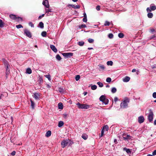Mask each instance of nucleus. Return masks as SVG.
I'll use <instances>...</instances> for the list:
<instances>
[{
  "instance_id": "f257e3e1",
  "label": "nucleus",
  "mask_w": 156,
  "mask_h": 156,
  "mask_svg": "<svg viewBox=\"0 0 156 156\" xmlns=\"http://www.w3.org/2000/svg\"><path fill=\"white\" fill-rule=\"evenodd\" d=\"M129 102V99L126 98L121 103L120 106L121 108H126L128 107V103Z\"/></svg>"
},
{
  "instance_id": "f03ea898",
  "label": "nucleus",
  "mask_w": 156,
  "mask_h": 156,
  "mask_svg": "<svg viewBox=\"0 0 156 156\" xmlns=\"http://www.w3.org/2000/svg\"><path fill=\"white\" fill-rule=\"evenodd\" d=\"M76 105H77L78 108L80 109H87L90 107V106L87 104H82L78 102Z\"/></svg>"
},
{
  "instance_id": "7ed1b4c3",
  "label": "nucleus",
  "mask_w": 156,
  "mask_h": 156,
  "mask_svg": "<svg viewBox=\"0 0 156 156\" xmlns=\"http://www.w3.org/2000/svg\"><path fill=\"white\" fill-rule=\"evenodd\" d=\"M99 100L100 101H101L105 105H107L108 102V99L106 98L105 96L104 95L101 96Z\"/></svg>"
},
{
  "instance_id": "20e7f679",
  "label": "nucleus",
  "mask_w": 156,
  "mask_h": 156,
  "mask_svg": "<svg viewBox=\"0 0 156 156\" xmlns=\"http://www.w3.org/2000/svg\"><path fill=\"white\" fill-rule=\"evenodd\" d=\"M156 9V6L154 4L151 5L150 8L147 7L146 10L147 12H150L151 11H154Z\"/></svg>"
},
{
  "instance_id": "39448f33",
  "label": "nucleus",
  "mask_w": 156,
  "mask_h": 156,
  "mask_svg": "<svg viewBox=\"0 0 156 156\" xmlns=\"http://www.w3.org/2000/svg\"><path fill=\"white\" fill-rule=\"evenodd\" d=\"M154 114L152 111L150 109L149 110V112L148 116V119L149 122H151L153 120Z\"/></svg>"
},
{
  "instance_id": "423d86ee",
  "label": "nucleus",
  "mask_w": 156,
  "mask_h": 156,
  "mask_svg": "<svg viewBox=\"0 0 156 156\" xmlns=\"http://www.w3.org/2000/svg\"><path fill=\"white\" fill-rule=\"evenodd\" d=\"M9 17L11 19L16 20L17 21H20L22 20V19L20 17H16V15L13 14L10 15H9Z\"/></svg>"
},
{
  "instance_id": "0eeeda50",
  "label": "nucleus",
  "mask_w": 156,
  "mask_h": 156,
  "mask_svg": "<svg viewBox=\"0 0 156 156\" xmlns=\"http://www.w3.org/2000/svg\"><path fill=\"white\" fill-rule=\"evenodd\" d=\"M24 34L29 38H30L32 37L31 33L27 29H25L24 30Z\"/></svg>"
},
{
  "instance_id": "6e6552de",
  "label": "nucleus",
  "mask_w": 156,
  "mask_h": 156,
  "mask_svg": "<svg viewBox=\"0 0 156 156\" xmlns=\"http://www.w3.org/2000/svg\"><path fill=\"white\" fill-rule=\"evenodd\" d=\"M68 141L67 140H63L61 142L62 147L63 148L65 147L68 144Z\"/></svg>"
},
{
  "instance_id": "1a4fd4ad",
  "label": "nucleus",
  "mask_w": 156,
  "mask_h": 156,
  "mask_svg": "<svg viewBox=\"0 0 156 156\" xmlns=\"http://www.w3.org/2000/svg\"><path fill=\"white\" fill-rule=\"evenodd\" d=\"M73 54L72 53H65L62 54V55L65 57H70L73 55Z\"/></svg>"
},
{
  "instance_id": "9d476101",
  "label": "nucleus",
  "mask_w": 156,
  "mask_h": 156,
  "mask_svg": "<svg viewBox=\"0 0 156 156\" xmlns=\"http://www.w3.org/2000/svg\"><path fill=\"white\" fill-rule=\"evenodd\" d=\"M42 4L44 5L46 8H48L49 7V5L48 0H44Z\"/></svg>"
},
{
  "instance_id": "9b49d317",
  "label": "nucleus",
  "mask_w": 156,
  "mask_h": 156,
  "mask_svg": "<svg viewBox=\"0 0 156 156\" xmlns=\"http://www.w3.org/2000/svg\"><path fill=\"white\" fill-rule=\"evenodd\" d=\"M40 94L38 93H35L34 94V97L36 100H38L40 98Z\"/></svg>"
},
{
  "instance_id": "f8f14e48",
  "label": "nucleus",
  "mask_w": 156,
  "mask_h": 156,
  "mask_svg": "<svg viewBox=\"0 0 156 156\" xmlns=\"http://www.w3.org/2000/svg\"><path fill=\"white\" fill-rule=\"evenodd\" d=\"M144 121V118L143 116H141L139 117L138 118V121L139 123H141Z\"/></svg>"
},
{
  "instance_id": "ddd939ff",
  "label": "nucleus",
  "mask_w": 156,
  "mask_h": 156,
  "mask_svg": "<svg viewBox=\"0 0 156 156\" xmlns=\"http://www.w3.org/2000/svg\"><path fill=\"white\" fill-rule=\"evenodd\" d=\"M122 137L124 140H126L127 139H130V136L128 135L124 134L123 135Z\"/></svg>"
},
{
  "instance_id": "4468645a",
  "label": "nucleus",
  "mask_w": 156,
  "mask_h": 156,
  "mask_svg": "<svg viewBox=\"0 0 156 156\" xmlns=\"http://www.w3.org/2000/svg\"><path fill=\"white\" fill-rule=\"evenodd\" d=\"M130 80V78L128 76H126L122 79V80L124 82H127Z\"/></svg>"
},
{
  "instance_id": "2eb2a0df",
  "label": "nucleus",
  "mask_w": 156,
  "mask_h": 156,
  "mask_svg": "<svg viewBox=\"0 0 156 156\" xmlns=\"http://www.w3.org/2000/svg\"><path fill=\"white\" fill-rule=\"evenodd\" d=\"M50 48L52 51H53L55 52H56L57 51V50L55 46L53 45H50Z\"/></svg>"
},
{
  "instance_id": "dca6fc26",
  "label": "nucleus",
  "mask_w": 156,
  "mask_h": 156,
  "mask_svg": "<svg viewBox=\"0 0 156 156\" xmlns=\"http://www.w3.org/2000/svg\"><path fill=\"white\" fill-rule=\"evenodd\" d=\"M69 5L75 9H79L80 8V6L79 5Z\"/></svg>"
},
{
  "instance_id": "f3484780",
  "label": "nucleus",
  "mask_w": 156,
  "mask_h": 156,
  "mask_svg": "<svg viewBox=\"0 0 156 156\" xmlns=\"http://www.w3.org/2000/svg\"><path fill=\"white\" fill-rule=\"evenodd\" d=\"M123 150L125 151L127 154H130L131 153V151L129 149H127L126 147H124L123 148Z\"/></svg>"
},
{
  "instance_id": "a211bd4d",
  "label": "nucleus",
  "mask_w": 156,
  "mask_h": 156,
  "mask_svg": "<svg viewBox=\"0 0 156 156\" xmlns=\"http://www.w3.org/2000/svg\"><path fill=\"white\" fill-rule=\"evenodd\" d=\"M58 90L61 93H63L64 92V89L62 87H59L58 88Z\"/></svg>"
},
{
  "instance_id": "6ab92c4d",
  "label": "nucleus",
  "mask_w": 156,
  "mask_h": 156,
  "mask_svg": "<svg viewBox=\"0 0 156 156\" xmlns=\"http://www.w3.org/2000/svg\"><path fill=\"white\" fill-rule=\"evenodd\" d=\"M26 73L28 74H30L32 73V70L30 68H27L26 70Z\"/></svg>"
},
{
  "instance_id": "aec40b11",
  "label": "nucleus",
  "mask_w": 156,
  "mask_h": 156,
  "mask_svg": "<svg viewBox=\"0 0 156 156\" xmlns=\"http://www.w3.org/2000/svg\"><path fill=\"white\" fill-rule=\"evenodd\" d=\"M98 66L99 67V69H100L103 70L105 68V66L103 65L100 64L98 65Z\"/></svg>"
},
{
  "instance_id": "412c9836",
  "label": "nucleus",
  "mask_w": 156,
  "mask_h": 156,
  "mask_svg": "<svg viewBox=\"0 0 156 156\" xmlns=\"http://www.w3.org/2000/svg\"><path fill=\"white\" fill-rule=\"evenodd\" d=\"M51 135V132L50 131L48 130V131L46 133L45 136L47 137H48L50 136Z\"/></svg>"
},
{
  "instance_id": "4be33fe9",
  "label": "nucleus",
  "mask_w": 156,
  "mask_h": 156,
  "mask_svg": "<svg viewBox=\"0 0 156 156\" xmlns=\"http://www.w3.org/2000/svg\"><path fill=\"white\" fill-rule=\"evenodd\" d=\"M64 125V122L62 121H60L58 122V126L59 127H61Z\"/></svg>"
},
{
  "instance_id": "5701e85b",
  "label": "nucleus",
  "mask_w": 156,
  "mask_h": 156,
  "mask_svg": "<svg viewBox=\"0 0 156 156\" xmlns=\"http://www.w3.org/2000/svg\"><path fill=\"white\" fill-rule=\"evenodd\" d=\"M147 16L149 18H152L153 15L152 13L149 12L147 14Z\"/></svg>"
},
{
  "instance_id": "b1692460",
  "label": "nucleus",
  "mask_w": 156,
  "mask_h": 156,
  "mask_svg": "<svg viewBox=\"0 0 156 156\" xmlns=\"http://www.w3.org/2000/svg\"><path fill=\"white\" fill-rule=\"evenodd\" d=\"M82 137L84 140H86L88 136L87 134H83L82 135Z\"/></svg>"
},
{
  "instance_id": "393cba45",
  "label": "nucleus",
  "mask_w": 156,
  "mask_h": 156,
  "mask_svg": "<svg viewBox=\"0 0 156 156\" xmlns=\"http://www.w3.org/2000/svg\"><path fill=\"white\" fill-rule=\"evenodd\" d=\"M30 101L31 102V107L32 109H34L35 104L31 99H30Z\"/></svg>"
},
{
  "instance_id": "a878e982",
  "label": "nucleus",
  "mask_w": 156,
  "mask_h": 156,
  "mask_svg": "<svg viewBox=\"0 0 156 156\" xmlns=\"http://www.w3.org/2000/svg\"><path fill=\"white\" fill-rule=\"evenodd\" d=\"M45 11L46 12V13H47L48 14V15H47V16H49V15H48L49 14V12H51V9H45Z\"/></svg>"
},
{
  "instance_id": "bb28decb",
  "label": "nucleus",
  "mask_w": 156,
  "mask_h": 156,
  "mask_svg": "<svg viewBox=\"0 0 156 156\" xmlns=\"http://www.w3.org/2000/svg\"><path fill=\"white\" fill-rule=\"evenodd\" d=\"M39 27L41 28H44V23L42 22H40L38 25Z\"/></svg>"
},
{
  "instance_id": "cd10ccee",
  "label": "nucleus",
  "mask_w": 156,
  "mask_h": 156,
  "mask_svg": "<svg viewBox=\"0 0 156 156\" xmlns=\"http://www.w3.org/2000/svg\"><path fill=\"white\" fill-rule=\"evenodd\" d=\"M107 64L108 66H112L113 64V62L112 61H108L107 62Z\"/></svg>"
},
{
  "instance_id": "c85d7f7f",
  "label": "nucleus",
  "mask_w": 156,
  "mask_h": 156,
  "mask_svg": "<svg viewBox=\"0 0 156 156\" xmlns=\"http://www.w3.org/2000/svg\"><path fill=\"white\" fill-rule=\"evenodd\" d=\"M58 108L60 109H62L63 108V105L61 103H59L58 104Z\"/></svg>"
},
{
  "instance_id": "c756f323",
  "label": "nucleus",
  "mask_w": 156,
  "mask_h": 156,
  "mask_svg": "<svg viewBox=\"0 0 156 156\" xmlns=\"http://www.w3.org/2000/svg\"><path fill=\"white\" fill-rule=\"evenodd\" d=\"M97 88V86L96 85H94L91 86V89L92 90H95Z\"/></svg>"
},
{
  "instance_id": "7c9ffc66",
  "label": "nucleus",
  "mask_w": 156,
  "mask_h": 156,
  "mask_svg": "<svg viewBox=\"0 0 156 156\" xmlns=\"http://www.w3.org/2000/svg\"><path fill=\"white\" fill-rule=\"evenodd\" d=\"M84 44V42L83 41H80L78 42V44L80 46H83Z\"/></svg>"
},
{
  "instance_id": "2f4dec72",
  "label": "nucleus",
  "mask_w": 156,
  "mask_h": 156,
  "mask_svg": "<svg viewBox=\"0 0 156 156\" xmlns=\"http://www.w3.org/2000/svg\"><path fill=\"white\" fill-rule=\"evenodd\" d=\"M56 58L57 60L60 61L61 59V58L59 55H57L56 57Z\"/></svg>"
},
{
  "instance_id": "473e14b6",
  "label": "nucleus",
  "mask_w": 156,
  "mask_h": 156,
  "mask_svg": "<svg viewBox=\"0 0 156 156\" xmlns=\"http://www.w3.org/2000/svg\"><path fill=\"white\" fill-rule=\"evenodd\" d=\"M2 60L5 66L9 64L8 63V62H7V61L5 59H3Z\"/></svg>"
},
{
  "instance_id": "72a5a7b5",
  "label": "nucleus",
  "mask_w": 156,
  "mask_h": 156,
  "mask_svg": "<svg viewBox=\"0 0 156 156\" xmlns=\"http://www.w3.org/2000/svg\"><path fill=\"white\" fill-rule=\"evenodd\" d=\"M116 90H117L115 88L113 87L112 89L111 92L112 93H114L116 92Z\"/></svg>"
},
{
  "instance_id": "f704fd0d",
  "label": "nucleus",
  "mask_w": 156,
  "mask_h": 156,
  "mask_svg": "<svg viewBox=\"0 0 156 156\" xmlns=\"http://www.w3.org/2000/svg\"><path fill=\"white\" fill-rule=\"evenodd\" d=\"M124 34L122 33H120L118 34V37L119 38H123L124 37Z\"/></svg>"
},
{
  "instance_id": "c9c22d12",
  "label": "nucleus",
  "mask_w": 156,
  "mask_h": 156,
  "mask_svg": "<svg viewBox=\"0 0 156 156\" xmlns=\"http://www.w3.org/2000/svg\"><path fill=\"white\" fill-rule=\"evenodd\" d=\"M97 84L99 85L100 87H102L103 86V84L100 82H98Z\"/></svg>"
},
{
  "instance_id": "e433bc0d",
  "label": "nucleus",
  "mask_w": 156,
  "mask_h": 156,
  "mask_svg": "<svg viewBox=\"0 0 156 156\" xmlns=\"http://www.w3.org/2000/svg\"><path fill=\"white\" fill-rule=\"evenodd\" d=\"M108 129V126L107 125H105V126H104L103 127V128L102 129H103V130H106V131H107Z\"/></svg>"
},
{
  "instance_id": "4c0bfd02",
  "label": "nucleus",
  "mask_w": 156,
  "mask_h": 156,
  "mask_svg": "<svg viewBox=\"0 0 156 156\" xmlns=\"http://www.w3.org/2000/svg\"><path fill=\"white\" fill-rule=\"evenodd\" d=\"M46 32L45 31H43L41 33V35L43 37H45L46 36Z\"/></svg>"
},
{
  "instance_id": "58836bf2",
  "label": "nucleus",
  "mask_w": 156,
  "mask_h": 156,
  "mask_svg": "<svg viewBox=\"0 0 156 156\" xmlns=\"http://www.w3.org/2000/svg\"><path fill=\"white\" fill-rule=\"evenodd\" d=\"M80 78V76L79 75H76V77H75V80L76 81H77Z\"/></svg>"
},
{
  "instance_id": "ea45409f",
  "label": "nucleus",
  "mask_w": 156,
  "mask_h": 156,
  "mask_svg": "<svg viewBox=\"0 0 156 156\" xmlns=\"http://www.w3.org/2000/svg\"><path fill=\"white\" fill-rule=\"evenodd\" d=\"M4 23L2 20H0V27H2Z\"/></svg>"
},
{
  "instance_id": "a19ab883",
  "label": "nucleus",
  "mask_w": 156,
  "mask_h": 156,
  "mask_svg": "<svg viewBox=\"0 0 156 156\" xmlns=\"http://www.w3.org/2000/svg\"><path fill=\"white\" fill-rule=\"evenodd\" d=\"M44 76L46 78H47L49 80H51V76H50V75H45Z\"/></svg>"
},
{
  "instance_id": "79ce46f5",
  "label": "nucleus",
  "mask_w": 156,
  "mask_h": 156,
  "mask_svg": "<svg viewBox=\"0 0 156 156\" xmlns=\"http://www.w3.org/2000/svg\"><path fill=\"white\" fill-rule=\"evenodd\" d=\"M111 79L110 77H108L106 79V81L107 82L110 83L111 81Z\"/></svg>"
},
{
  "instance_id": "37998d69",
  "label": "nucleus",
  "mask_w": 156,
  "mask_h": 156,
  "mask_svg": "<svg viewBox=\"0 0 156 156\" xmlns=\"http://www.w3.org/2000/svg\"><path fill=\"white\" fill-rule=\"evenodd\" d=\"M108 37L109 38H112L113 37V35L112 33L109 34L108 35Z\"/></svg>"
},
{
  "instance_id": "c03bdc74",
  "label": "nucleus",
  "mask_w": 156,
  "mask_h": 156,
  "mask_svg": "<svg viewBox=\"0 0 156 156\" xmlns=\"http://www.w3.org/2000/svg\"><path fill=\"white\" fill-rule=\"evenodd\" d=\"M10 73V71L9 70L7 69L6 70V77H7V76Z\"/></svg>"
},
{
  "instance_id": "a18cd8bd",
  "label": "nucleus",
  "mask_w": 156,
  "mask_h": 156,
  "mask_svg": "<svg viewBox=\"0 0 156 156\" xmlns=\"http://www.w3.org/2000/svg\"><path fill=\"white\" fill-rule=\"evenodd\" d=\"M88 41L90 43H92L94 42V40L91 38H89L88 40Z\"/></svg>"
},
{
  "instance_id": "49530a36",
  "label": "nucleus",
  "mask_w": 156,
  "mask_h": 156,
  "mask_svg": "<svg viewBox=\"0 0 156 156\" xmlns=\"http://www.w3.org/2000/svg\"><path fill=\"white\" fill-rule=\"evenodd\" d=\"M16 27L18 29L23 27L22 26L21 24H19L18 25H16Z\"/></svg>"
},
{
  "instance_id": "de8ad7c7",
  "label": "nucleus",
  "mask_w": 156,
  "mask_h": 156,
  "mask_svg": "<svg viewBox=\"0 0 156 156\" xmlns=\"http://www.w3.org/2000/svg\"><path fill=\"white\" fill-rule=\"evenodd\" d=\"M104 25L105 26H109L110 25V23L108 21H106L105 22Z\"/></svg>"
},
{
  "instance_id": "09e8293b",
  "label": "nucleus",
  "mask_w": 156,
  "mask_h": 156,
  "mask_svg": "<svg viewBox=\"0 0 156 156\" xmlns=\"http://www.w3.org/2000/svg\"><path fill=\"white\" fill-rule=\"evenodd\" d=\"M29 25L30 26L32 27H34V25L31 22H30L29 23Z\"/></svg>"
},
{
  "instance_id": "8fccbe9b",
  "label": "nucleus",
  "mask_w": 156,
  "mask_h": 156,
  "mask_svg": "<svg viewBox=\"0 0 156 156\" xmlns=\"http://www.w3.org/2000/svg\"><path fill=\"white\" fill-rule=\"evenodd\" d=\"M86 27V26L85 24H82L80 26V27L81 28H85Z\"/></svg>"
},
{
  "instance_id": "3c124183",
  "label": "nucleus",
  "mask_w": 156,
  "mask_h": 156,
  "mask_svg": "<svg viewBox=\"0 0 156 156\" xmlns=\"http://www.w3.org/2000/svg\"><path fill=\"white\" fill-rule=\"evenodd\" d=\"M104 131L103 130V129H102L101 132V135L100 136V137H101L104 135Z\"/></svg>"
},
{
  "instance_id": "603ef678",
  "label": "nucleus",
  "mask_w": 156,
  "mask_h": 156,
  "mask_svg": "<svg viewBox=\"0 0 156 156\" xmlns=\"http://www.w3.org/2000/svg\"><path fill=\"white\" fill-rule=\"evenodd\" d=\"M83 21L85 22H86L87 21V18L84 16V17L83 19Z\"/></svg>"
},
{
  "instance_id": "864d4df0",
  "label": "nucleus",
  "mask_w": 156,
  "mask_h": 156,
  "mask_svg": "<svg viewBox=\"0 0 156 156\" xmlns=\"http://www.w3.org/2000/svg\"><path fill=\"white\" fill-rule=\"evenodd\" d=\"M5 66L6 67V70H9V68H10V66L9 64Z\"/></svg>"
},
{
  "instance_id": "5fc2aeb1",
  "label": "nucleus",
  "mask_w": 156,
  "mask_h": 156,
  "mask_svg": "<svg viewBox=\"0 0 156 156\" xmlns=\"http://www.w3.org/2000/svg\"><path fill=\"white\" fill-rule=\"evenodd\" d=\"M153 97L154 98H156V92H154L153 94Z\"/></svg>"
},
{
  "instance_id": "6e6d98bb",
  "label": "nucleus",
  "mask_w": 156,
  "mask_h": 156,
  "mask_svg": "<svg viewBox=\"0 0 156 156\" xmlns=\"http://www.w3.org/2000/svg\"><path fill=\"white\" fill-rule=\"evenodd\" d=\"M44 16V14H42L41 16H40L38 17V19H40L42 17H43Z\"/></svg>"
},
{
  "instance_id": "4d7b16f0",
  "label": "nucleus",
  "mask_w": 156,
  "mask_h": 156,
  "mask_svg": "<svg viewBox=\"0 0 156 156\" xmlns=\"http://www.w3.org/2000/svg\"><path fill=\"white\" fill-rule=\"evenodd\" d=\"M67 116V114H64L63 115V117L65 119H66Z\"/></svg>"
},
{
  "instance_id": "13d9d810",
  "label": "nucleus",
  "mask_w": 156,
  "mask_h": 156,
  "mask_svg": "<svg viewBox=\"0 0 156 156\" xmlns=\"http://www.w3.org/2000/svg\"><path fill=\"white\" fill-rule=\"evenodd\" d=\"M96 9L97 10L99 11L100 10V7L99 5H98L97 6Z\"/></svg>"
},
{
  "instance_id": "bf43d9fd",
  "label": "nucleus",
  "mask_w": 156,
  "mask_h": 156,
  "mask_svg": "<svg viewBox=\"0 0 156 156\" xmlns=\"http://www.w3.org/2000/svg\"><path fill=\"white\" fill-rule=\"evenodd\" d=\"M152 155H156V150H155L152 153Z\"/></svg>"
},
{
  "instance_id": "052dcab7",
  "label": "nucleus",
  "mask_w": 156,
  "mask_h": 156,
  "mask_svg": "<svg viewBox=\"0 0 156 156\" xmlns=\"http://www.w3.org/2000/svg\"><path fill=\"white\" fill-rule=\"evenodd\" d=\"M118 100V99L117 97H115L114 98V100L115 102H116Z\"/></svg>"
},
{
  "instance_id": "680f3d73",
  "label": "nucleus",
  "mask_w": 156,
  "mask_h": 156,
  "mask_svg": "<svg viewBox=\"0 0 156 156\" xmlns=\"http://www.w3.org/2000/svg\"><path fill=\"white\" fill-rule=\"evenodd\" d=\"M150 30V32H151L154 31V29H151Z\"/></svg>"
},
{
  "instance_id": "e2e57ef3",
  "label": "nucleus",
  "mask_w": 156,
  "mask_h": 156,
  "mask_svg": "<svg viewBox=\"0 0 156 156\" xmlns=\"http://www.w3.org/2000/svg\"><path fill=\"white\" fill-rule=\"evenodd\" d=\"M16 152L15 151H13L12 153V155H14L15 154Z\"/></svg>"
},
{
  "instance_id": "0e129e2a",
  "label": "nucleus",
  "mask_w": 156,
  "mask_h": 156,
  "mask_svg": "<svg viewBox=\"0 0 156 156\" xmlns=\"http://www.w3.org/2000/svg\"><path fill=\"white\" fill-rule=\"evenodd\" d=\"M155 37V35H153L151 38H150V39H153V38H154V37Z\"/></svg>"
},
{
  "instance_id": "69168bd1",
  "label": "nucleus",
  "mask_w": 156,
  "mask_h": 156,
  "mask_svg": "<svg viewBox=\"0 0 156 156\" xmlns=\"http://www.w3.org/2000/svg\"><path fill=\"white\" fill-rule=\"evenodd\" d=\"M136 70L135 69H133L132 70V72H136Z\"/></svg>"
},
{
  "instance_id": "338daca9",
  "label": "nucleus",
  "mask_w": 156,
  "mask_h": 156,
  "mask_svg": "<svg viewBox=\"0 0 156 156\" xmlns=\"http://www.w3.org/2000/svg\"><path fill=\"white\" fill-rule=\"evenodd\" d=\"M46 86H47V87L48 88H50L51 87V86L49 85L48 84H47Z\"/></svg>"
},
{
  "instance_id": "774afa93",
  "label": "nucleus",
  "mask_w": 156,
  "mask_h": 156,
  "mask_svg": "<svg viewBox=\"0 0 156 156\" xmlns=\"http://www.w3.org/2000/svg\"><path fill=\"white\" fill-rule=\"evenodd\" d=\"M154 125H156V119L154 121Z\"/></svg>"
}]
</instances>
